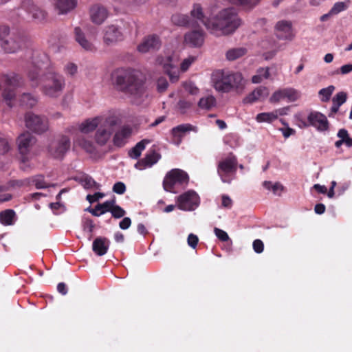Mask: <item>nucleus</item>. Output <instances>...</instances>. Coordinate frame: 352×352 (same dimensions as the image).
Returning a JSON list of instances; mask_svg holds the SVG:
<instances>
[{
  "instance_id": "11",
  "label": "nucleus",
  "mask_w": 352,
  "mask_h": 352,
  "mask_svg": "<svg viewBox=\"0 0 352 352\" xmlns=\"http://www.w3.org/2000/svg\"><path fill=\"white\" fill-rule=\"evenodd\" d=\"M199 197L192 190L186 192L177 198V207L182 210H194L199 206Z\"/></svg>"
},
{
  "instance_id": "54",
  "label": "nucleus",
  "mask_w": 352,
  "mask_h": 352,
  "mask_svg": "<svg viewBox=\"0 0 352 352\" xmlns=\"http://www.w3.org/2000/svg\"><path fill=\"white\" fill-rule=\"evenodd\" d=\"M34 183L36 188L38 189L47 188L49 186V185L44 181L43 177L41 175L35 177Z\"/></svg>"
},
{
  "instance_id": "50",
  "label": "nucleus",
  "mask_w": 352,
  "mask_h": 352,
  "mask_svg": "<svg viewBox=\"0 0 352 352\" xmlns=\"http://www.w3.org/2000/svg\"><path fill=\"white\" fill-rule=\"evenodd\" d=\"M10 146L9 141L5 138H0V155H3L9 152Z\"/></svg>"
},
{
  "instance_id": "18",
  "label": "nucleus",
  "mask_w": 352,
  "mask_h": 352,
  "mask_svg": "<svg viewBox=\"0 0 352 352\" xmlns=\"http://www.w3.org/2000/svg\"><path fill=\"white\" fill-rule=\"evenodd\" d=\"M23 6L28 13L38 23H43L46 21L47 13L42 8L35 5L32 1L28 0L24 2Z\"/></svg>"
},
{
  "instance_id": "60",
  "label": "nucleus",
  "mask_w": 352,
  "mask_h": 352,
  "mask_svg": "<svg viewBox=\"0 0 352 352\" xmlns=\"http://www.w3.org/2000/svg\"><path fill=\"white\" fill-rule=\"evenodd\" d=\"M337 135L340 140L344 142V144H346V140H348V138H349L348 131L344 129H340L338 132Z\"/></svg>"
},
{
  "instance_id": "5",
  "label": "nucleus",
  "mask_w": 352,
  "mask_h": 352,
  "mask_svg": "<svg viewBox=\"0 0 352 352\" xmlns=\"http://www.w3.org/2000/svg\"><path fill=\"white\" fill-rule=\"evenodd\" d=\"M43 69L53 70V66L48 56L40 52L33 54L30 67L27 70V77L32 87L40 85L41 72Z\"/></svg>"
},
{
  "instance_id": "16",
  "label": "nucleus",
  "mask_w": 352,
  "mask_h": 352,
  "mask_svg": "<svg viewBox=\"0 0 352 352\" xmlns=\"http://www.w3.org/2000/svg\"><path fill=\"white\" fill-rule=\"evenodd\" d=\"M161 47L160 38L156 35L146 36L138 45V50L141 53H146L157 50Z\"/></svg>"
},
{
  "instance_id": "10",
  "label": "nucleus",
  "mask_w": 352,
  "mask_h": 352,
  "mask_svg": "<svg viewBox=\"0 0 352 352\" xmlns=\"http://www.w3.org/2000/svg\"><path fill=\"white\" fill-rule=\"evenodd\" d=\"M25 126L31 131L43 133L48 130L49 124L47 119L45 117L36 115L33 113H28L25 117Z\"/></svg>"
},
{
  "instance_id": "4",
  "label": "nucleus",
  "mask_w": 352,
  "mask_h": 352,
  "mask_svg": "<svg viewBox=\"0 0 352 352\" xmlns=\"http://www.w3.org/2000/svg\"><path fill=\"white\" fill-rule=\"evenodd\" d=\"M41 92L50 98H57L62 94L65 81L64 77L54 69L44 72L40 76Z\"/></svg>"
},
{
  "instance_id": "45",
  "label": "nucleus",
  "mask_w": 352,
  "mask_h": 352,
  "mask_svg": "<svg viewBox=\"0 0 352 352\" xmlns=\"http://www.w3.org/2000/svg\"><path fill=\"white\" fill-rule=\"evenodd\" d=\"M116 204V201L114 199L107 201L102 204H99L97 205V208L100 209V214H104L107 212L111 211L112 207L113 204Z\"/></svg>"
},
{
  "instance_id": "28",
  "label": "nucleus",
  "mask_w": 352,
  "mask_h": 352,
  "mask_svg": "<svg viewBox=\"0 0 352 352\" xmlns=\"http://www.w3.org/2000/svg\"><path fill=\"white\" fill-rule=\"evenodd\" d=\"M110 241L105 237H97L93 242L92 250L98 256L104 255L109 248Z\"/></svg>"
},
{
  "instance_id": "34",
  "label": "nucleus",
  "mask_w": 352,
  "mask_h": 352,
  "mask_svg": "<svg viewBox=\"0 0 352 352\" xmlns=\"http://www.w3.org/2000/svg\"><path fill=\"white\" fill-rule=\"evenodd\" d=\"M100 124V119L99 118L87 120L80 124V130L84 133H89L98 127Z\"/></svg>"
},
{
  "instance_id": "61",
  "label": "nucleus",
  "mask_w": 352,
  "mask_h": 352,
  "mask_svg": "<svg viewBox=\"0 0 352 352\" xmlns=\"http://www.w3.org/2000/svg\"><path fill=\"white\" fill-rule=\"evenodd\" d=\"M131 225V220L129 217H124L119 223V227L122 230L128 229Z\"/></svg>"
},
{
  "instance_id": "29",
  "label": "nucleus",
  "mask_w": 352,
  "mask_h": 352,
  "mask_svg": "<svg viewBox=\"0 0 352 352\" xmlns=\"http://www.w3.org/2000/svg\"><path fill=\"white\" fill-rule=\"evenodd\" d=\"M269 95V91L265 87H259L254 89L243 100L245 103H253L256 101L264 100Z\"/></svg>"
},
{
  "instance_id": "57",
  "label": "nucleus",
  "mask_w": 352,
  "mask_h": 352,
  "mask_svg": "<svg viewBox=\"0 0 352 352\" xmlns=\"http://www.w3.org/2000/svg\"><path fill=\"white\" fill-rule=\"evenodd\" d=\"M252 245H253L254 250L256 253L260 254V253L263 252V249H264V245L261 240H260V239L254 240Z\"/></svg>"
},
{
  "instance_id": "63",
  "label": "nucleus",
  "mask_w": 352,
  "mask_h": 352,
  "mask_svg": "<svg viewBox=\"0 0 352 352\" xmlns=\"http://www.w3.org/2000/svg\"><path fill=\"white\" fill-rule=\"evenodd\" d=\"M104 197V194L101 192H96L94 195H88L87 196V200L90 203L95 202L98 201L99 199L102 198Z\"/></svg>"
},
{
  "instance_id": "59",
  "label": "nucleus",
  "mask_w": 352,
  "mask_h": 352,
  "mask_svg": "<svg viewBox=\"0 0 352 352\" xmlns=\"http://www.w3.org/2000/svg\"><path fill=\"white\" fill-rule=\"evenodd\" d=\"M221 205L224 208H230L232 207V200L231 199V198L226 195H223L221 196Z\"/></svg>"
},
{
  "instance_id": "62",
  "label": "nucleus",
  "mask_w": 352,
  "mask_h": 352,
  "mask_svg": "<svg viewBox=\"0 0 352 352\" xmlns=\"http://www.w3.org/2000/svg\"><path fill=\"white\" fill-rule=\"evenodd\" d=\"M283 190H284L283 186L278 182L274 184L272 188V190L273 193L276 195H280V194Z\"/></svg>"
},
{
  "instance_id": "47",
  "label": "nucleus",
  "mask_w": 352,
  "mask_h": 352,
  "mask_svg": "<svg viewBox=\"0 0 352 352\" xmlns=\"http://www.w3.org/2000/svg\"><path fill=\"white\" fill-rule=\"evenodd\" d=\"M347 95L345 92L338 93L332 99L333 103L341 106L346 100Z\"/></svg>"
},
{
  "instance_id": "55",
  "label": "nucleus",
  "mask_w": 352,
  "mask_h": 352,
  "mask_svg": "<svg viewBox=\"0 0 352 352\" xmlns=\"http://www.w3.org/2000/svg\"><path fill=\"white\" fill-rule=\"evenodd\" d=\"M113 191L117 194L122 195L126 191V186L122 182H116L113 186Z\"/></svg>"
},
{
  "instance_id": "64",
  "label": "nucleus",
  "mask_w": 352,
  "mask_h": 352,
  "mask_svg": "<svg viewBox=\"0 0 352 352\" xmlns=\"http://www.w3.org/2000/svg\"><path fill=\"white\" fill-rule=\"evenodd\" d=\"M94 228V224L91 219H87L83 223L84 230H88L89 232H92Z\"/></svg>"
},
{
  "instance_id": "19",
  "label": "nucleus",
  "mask_w": 352,
  "mask_h": 352,
  "mask_svg": "<svg viewBox=\"0 0 352 352\" xmlns=\"http://www.w3.org/2000/svg\"><path fill=\"white\" fill-rule=\"evenodd\" d=\"M122 39L123 34L118 27L111 25L105 28L103 40L107 45H110L115 44Z\"/></svg>"
},
{
  "instance_id": "46",
  "label": "nucleus",
  "mask_w": 352,
  "mask_h": 352,
  "mask_svg": "<svg viewBox=\"0 0 352 352\" xmlns=\"http://www.w3.org/2000/svg\"><path fill=\"white\" fill-rule=\"evenodd\" d=\"M111 213L113 217L116 219H120L123 217L126 214V211L120 206L114 204L112 207Z\"/></svg>"
},
{
  "instance_id": "58",
  "label": "nucleus",
  "mask_w": 352,
  "mask_h": 352,
  "mask_svg": "<svg viewBox=\"0 0 352 352\" xmlns=\"http://www.w3.org/2000/svg\"><path fill=\"white\" fill-rule=\"evenodd\" d=\"M168 82L166 78H160L157 82V89L160 92L164 91L168 87Z\"/></svg>"
},
{
  "instance_id": "35",
  "label": "nucleus",
  "mask_w": 352,
  "mask_h": 352,
  "mask_svg": "<svg viewBox=\"0 0 352 352\" xmlns=\"http://www.w3.org/2000/svg\"><path fill=\"white\" fill-rule=\"evenodd\" d=\"M215 105L216 98L212 95L202 97L198 102L199 107L205 110H210Z\"/></svg>"
},
{
  "instance_id": "44",
  "label": "nucleus",
  "mask_w": 352,
  "mask_h": 352,
  "mask_svg": "<svg viewBox=\"0 0 352 352\" xmlns=\"http://www.w3.org/2000/svg\"><path fill=\"white\" fill-rule=\"evenodd\" d=\"M232 3L243 6L246 8H252L258 3L259 0H228Z\"/></svg>"
},
{
  "instance_id": "9",
  "label": "nucleus",
  "mask_w": 352,
  "mask_h": 352,
  "mask_svg": "<svg viewBox=\"0 0 352 352\" xmlns=\"http://www.w3.org/2000/svg\"><path fill=\"white\" fill-rule=\"evenodd\" d=\"M188 181V175L185 171L175 168L166 173L163 181V186L165 190L170 192L175 184H186Z\"/></svg>"
},
{
  "instance_id": "32",
  "label": "nucleus",
  "mask_w": 352,
  "mask_h": 352,
  "mask_svg": "<svg viewBox=\"0 0 352 352\" xmlns=\"http://www.w3.org/2000/svg\"><path fill=\"white\" fill-rule=\"evenodd\" d=\"M173 24L179 26L194 27V22L190 21V16L186 14L177 13L171 16Z\"/></svg>"
},
{
  "instance_id": "1",
  "label": "nucleus",
  "mask_w": 352,
  "mask_h": 352,
  "mask_svg": "<svg viewBox=\"0 0 352 352\" xmlns=\"http://www.w3.org/2000/svg\"><path fill=\"white\" fill-rule=\"evenodd\" d=\"M116 88L134 99L143 97L145 94L144 80L142 74L131 68H118L112 74Z\"/></svg>"
},
{
  "instance_id": "53",
  "label": "nucleus",
  "mask_w": 352,
  "mask_h": 352,
  "mask_svg": "<svg viewBox=\"0 0 352 352\" xmlns=\"http://www.w3.org/2000/svg\"><path fill=\"white\" fill-rule=\"evenodd\" d=\"M215 235L222 241H227L229 239L228 234L223 230L215 228L214 229Z\"/></svg>"
},
{
  "instance_id": "36",
  "label": "nucleus",
  "mask_w": 352,
  "mask_h": 352,
  "mask_svg": "<svg viewBox=\"0 0 352 352\" xmlns=\"http://www.w3.org/2000/svg\"><path fill=\"white\" fill-rule=\"evenodd\" d=\"M270 76L269 67H261L257 69L256 74L252 76L253 83H261L264 79H268Z\"/></svg>"
},
{
  "instance_id": "40",
  "label": "nucleus",
  "mask_w": 352,
  "mask_h": 352,
  "mask_svg": "<svg viewBox=\"0 0 352 352\" xmlns=\"http://www.w3.org/2000/svg\"><path fill=\"white\" fill-rule=\"evenodd\" d=\"M74 144L84 148L89 153H93L95 151V147L93 143L82 137H78L74 141Z\"/></svg>"
},
{
  "instance_id": "51",
  "label": "nucleus",
  "mask_w": 352,
  "mask_h": 352,
  "mask_svg": "<svg viewBox=\"0 0 352 352\" xmlns=\"http://www.w3.org/2000/svg\"><path fill=\"white\" fill-rule=\"evenodd\" d=\"M77 65L72 63H67L64 67L65 72L69 76H74L77 73Z\"/></svg>"
},
{
  "instance_id": "24",
  "label": "nucleus",
  "mask_w": 352,
  "mask_h": 352,
  "mask_svg": "<svg viewBox=\"0 0 352 352\" xmlns=\"http://www.w3.org/2000/svg\"><path fill=\"white\" fill-rule=\"evenodd\" d=\"M161 155L155 151L148 152L144 158L139 160L135 165V167L139 170H144L150 168L156 164L160 159Z\"/></svg>"
},
{
  "instance_id": "27",
  "label": "nucleus",
  "mask_w": 352,
  "mask_h": 352,
  "mask_svg": "<svg viewBox=\"0 0 352 352\" xmlns=\"http://www.w3.org/2000/svg\"><path fill=\"white\" fill-rule=\"evenodd\" d=\"M204 39V32L200 29L189 32L184 36L185 43L193 47L201 45Z\"/></svg>"
},
{
  "instance_id": "30",
  "label": "nucleus",
  "mask_w": 352,
  "mask_h": 352,
  "mask_svg": "<svg viewBox=\"0 0 352 352\" xmlns=\"http://www.w3.org/2000/svg\"><path fill=\"white\" fill-rule=\"evenodd\" d=\"M76 6V0H56L55 9L59 14H65L74 10Z\"/></svg>"
},
{
  "instance_id": "14",
  "label": "nucleus",
  "mask_w": 352,
  "mask_h": 352,
  "mask_svg": "<svg viewBox=\"0 0 352 352\" xmlns=\"http://www.w3.org/2000/svg\"><path fill=\"white\" fill-rule=\"evenodd\" d=\"M36 142L35 137L30 133L26 132L21 134L16 140L20 154L22 155H28L36 144Z\"/></svg>"
},
{
  "instance_id": "31",
  "label": "nucleus",
  "mask_w": 352,
  "mask_h": 352,
  "mask_svg": "<svg viewBox=\"0 0 352 352\" xmlns=\"http://www.w3.org/2000/svg\"><path fill=\"white\" fill-rule=\"evenodd\" d=\"M16 220V212L12 209H7L0 212V222L4 226L13 225Z\"/></svg>"
},
{
  "instance_id": "20",
  "label": "nucleus",
  "mask_w": 352,
  "mask_h": 352,
  "mask_svg": "<svg viewBox=\"0 0 352 352\" xmlns=\"http://www.w3.org/2000/svg\"><path fill=\"white\" fill-rule=\"evenodd\" d=\"M133 131V127L129 125L121 126L116 133L113 138V142L115 146L118 147L123 146L127 140L131 138Z\"/></svg>"
},
{
  "instance_id": "41",
  "label": "nucleus",
  "mask_w": 352,
  "mask_h": 352,
  "mask_svg": "<svg viewBox=\"0 0 352 352\" xmlns=\"http://www.w3.org/2000/svg\"><path fill=\"white\" fill-rule=\"evenodd\" d=\"M21 103L28 107H32L37 103V98L29 93H24L21 96Z\"/></svg>"
},
{
  "instance_id": "49",
  "label": "nucleus",
  "mask_w": 352,
  "mask_h": 352,
  "mask_svg": "<svg viewBox=\"0 0 352 352\" xmlns=\"http://www.w3.org/2000/svg\"><path fill=\"white\" fill-rule=\"evenodd\" d=\"M192 103L193 102L191 101H188L186 100H179L177 103V107L181 113H184L188 109H189L192 107Z\"/></svg>"
},
{
  "instance_id": "43",
  "label": "nucleus",
  "mask_w": 352,
  "mask_h": 352,
  "mask_svg": "<svg viewBox=\"0 0 352 352\" xmlns=\"http://www.w3.org/2000/svg\"><path fill=\"white\" fill-rule=\"evenodd\" d=\"M334 90L335 87L333 85L320 89L318 94L321 98V100L322 102L329 101Z\"/></svg>"
},
{
  "instance_id": "17",
  "label": "nucleus",
  "mask_w": 352,
  "mask_h": 352,
  "mask_svg": "<svg viewBox=\"0 0 352 352\" xmlns=\"http://www.w3.org/2000/svg\"><path fill=\"white\" fill-rule=\"evenodd\" d=\"M108 16L109 12L107 9L100 4H94L89 9L90 19L96 25H100L104 23Z\"/></svg>"
},
{
  "instance_id": "39",
  "label": "nucleus",
  "mask_w": 352,
  "mask_h": 352,
  "mask_svg": "<svg viewBox=\"0 0 352 352\" xmlns=\"http://www.w3.org/2000/svg\"><path fill=\"white\" fill-rule=\"evenodd\" d=\"M157 61L160 64H163V63L160 60V58L157 59ZM167 62L168 63H164V67L166 69V72H167V74L169 75L170 80H172L173 82H176L178 80L179 76L175 72L172 73L169 70V68H171V69L175 68V67H177V65L172 63V58L170 56L168 57Z\"/></svg>"
},
{
  "instance_id": "56",
  "label": "nucleus",
  "mask_w": 352,
  "mask_h": 352,
  "mask_svg": "<svg viewBox=\"0 0 352 352\" xmlns=\"http://www.w3.org/2000/svg\"><path fill=\"white\" fill-rule=\"evenodd\" d=\"M187 241L188 245L195 249L197 245L199 239L197 235L191 233L188 235Z\"/></svg>"
},
{
  "instance_id": "48",
  "label": "nucleus",
  "mask_w": 352,
  "mask_h": 352,
  "mask_svg": "<svg viewBox=\"0 0 352 352\" xmlns=\"http://www.w3.org/2000/svg\"><path fill=\"white\" fill-rule=\"evenodd\" d=\"M346 9V5L344 2L336 3L330 10V14L336 15Z\"/></svg>"
},
{
  "instance_id": "13",
  "label": "nucleus",
  "mask_w": 352,
  "mask_h": 352,
  "mask_svg": "<svg viewBox=\"0 0 352 352\" xmlns=\"http://www.w3.org/2000/svg\"><path fill=\"white\" fill-rule=\"evenodd\" d=\"M300 96V92L294 88H285L276 91L270 97L271 103H277L281 100L287 99L289 102L297 100Z\"/></svg>"
},
{
  "instance_id": "3",
  "label": "nucleus",
  "mask_w": 352,
  "mask_h": 352,
  "mask_svg": "<svg viewBox=\"0 0 352 352\" xmlns=\"http://www.w3.org/2000/svg\"><path fill=\"white\" fill-rule=\"evenodd\" d=\"M211 81L215 90L223 93L239 91L245 87V80L239 72L216 70L212 74Z\"/></svg>"
},
{
  "instance_id": "22",
  "label": "nucleus",
  "mask_w": 352,
  "mask_h": 352,
  "mask_svg": "<svg viewBox=\"0 0 352 352\" xmlns=\"http://www.w3.org/2000/svg\"><path fill=\"white\" fill-rule=\"evenodd\" d=\"M3 50L7 53H14L21 47V38L14 34L5 37L1 43Z\"/></svg>"
},
{
  "instance_id": "52",
  "label": "nucleus",
  "mask_w": 352,
  "mask_h": 352,
  "mask_svg": "<svg viewBox=\"0 0 352 352\" xmlns=\"http://www.w3.org/2000/svg\"><path fill=\"white\" fill-rule=\"evenodd\" d=\"M195 58L194 56H189L185 58L181 63V70L182 72H186L191 65V64L195 61Z\"/></svg>"
},
{
  "instance_id": "6",
  "label": "nucleus",
  "mask_w": 352,
  "mask_h": 352,
  "mask_svg": "<svg viewBox=\"0 0 352 352\" xmlns=\"http://www.w3.org/2000/svg\"><path fill=\"white\" fill-rule=\"evenodd\" d=\"M1 87L3 89L2 96L9 107L12 106V101L15 98V89L23 85V80L18 74H11L2 77Z\"/></svg>"
},
{
  "instance_id": "38",
  "label": "nucleus",
  "mask_w": 352,
  "mask_h": 352,
  "mask_svg": "<svg viewBox=\"0 0 352 352\" xmlns=\"http://www.w3.org/2000/svg\"><path fill=\"white\" fill-rule=\"evenodd\" d=\"M247 53L245 47H236L229 50L226 52V58L229 60H234L243 56Z\"/></svg>"
},
{
  "instance_id": "23",
  "label": "nucleus",
  "mask_w": 352,
  "mask_h": 352,
  "mask_svg": "<svg viewBox=\"0 0 352 352\" xmlns=\"http://www.w3.org/2000/svg\"><path fill=\"white\" fill-rule=\"evenodd\" d=\"M275 28L278 37L289 40L293 38L292 23L291 21H280L276 23Z\"/></svg>"
},
{
  "instance_id": "7",
  "label": "nucleus",
  "mask_w": 352,
  "mask_h": 352,
  "mask_svg": "<svg viewBox=\"0 0 352 352\" xmlns=\"http://www.w3.org/2000/svg\"><path fill=\"white\" fill-rule=\"evenodd\" d=\"M116 124V120L113 118H109L102 122L95 133L94 140L96 143L99 146L105 145L114 132Z\"/></svg>"
},
{
  "instance_id": "26",
  "label": "nucleus",
  "mask_w": 352,
  "mask_h": 352,
  "mask_svg": "<svg viewBox=\"0 0 352 352\" xmlns=\"http://www.w3.org/2000/svg\"><path fill=\"white\" fill-rule=\"evenodd\" d=\"M194 129L195 127L189 124H180L176 127L173 128L171 130L173 142L176 145L180 144L184 135L187 132Z\"/></svg>"
},
{
  "instance_id": "2",
  "label": "nucleus",
  "mask_w": 352,
  "mask_h": 352,
  "mask_svg": "<svg viewBox=\"0 0 352 352\" xmlns=\"http://www.w3.org/2000/svg\"><path fill=\"white\" fill-rule=\"evenodd\" d=\"M241 25V21L236 10L226 8L219 10L210 18L206 28L216 35H228L232 34Z\"/></svg>"
},
{
  "instance_id": "37",
  "label": "nucleus",
  "mask_w": 352,
  "mask_h": 352,
  "mask_svg": "<svg viewBox=\"0 0 352 352\" xmlns=\"http://www.w3.org/2000/svg\"><path fill=\"white\" fill-rule=\"evenodd\" d=\"M150 143V140L144 139L136 144V145L130 151V157L137 159L142 153V151L144 150L146 144Z\"/></svg>"
},
{
  "instance_id": "25",
  "label": "nucleus",
  "mask_w": 352,
  "mask_h": 352,
  "mask_svg": "<svg viewBox=\"0 0 352 352\" xmlns=\"http://www.w3.org/2000/svg\"><path fill=\"white\" fill-rule=\"evenodd\" d=\"M75 40L85 51L94 52L96 50L94 45L87 38L82 30L79 27L74 28Z\"/></svg>"
},
{
  "instance_id": "8",
  "label": "nucleus",
  "mask_w": 352,
  "mask_h": 352,
  "mask_svg": "<svg viewBox=\"0 0 352 352\" xmlns=\"http://www.w3.org/2000/svg\"><path fill=\"white\" fill-rule=\"evenodd\" d=\"M70 139L66 135H60L50 142L47 151L52 157L62 159L70 148Z\"/></svg>"
},
{
  "instance_id": "33",
  "label": "nucleus",
  "mask_w": 352,
  "mask_h": 352,
  "mask_svg": "<svg viewBox=\"0 0 352 352\" xmlns=\"http://www.w3.org/2000/svg\"><path fill=\"white\" fill-rule=\"evenodd\" d=\"M74 179L87 189H98L100 188V185L97 184L94 179L88 175H82L81 176L76 177H74Z\"/></svg>"
},
{
  "instance_id": "21",
  "label": "nucleus",
  "mask_w": 352,
  "mask_h": 352,
  "mask_svg": "<svg viewBox=\"0 0 352 352\" xmlns=\"http://www.w3.org/2000/svg\"><path fill=\"white\" fill-rule=\"evenodd\" d=\"M190 19L191 21L194 22V27L201 23L206 28V24L210 21V19H208L204 13L203 7L198 3L192 5Z\"/></svg>"
},
{
  "instance_id": "42",
  "label": "nucleus",
  "mask_w": 352,
  "mask_h": 352,
  "mask_svg": "<svg viewBox=\"0 0 352 352\" xmlns=\"http://www.w3.org/2000/svg\"><path fill=\"white\" fill-rule=\"evenodd\" d=\"M276 120V115L274 111L265 112L258 113L256 117V120L258 122H268L271 123Z\"/></svg>"
},
{
  "instance_id": "15",
  "label": "nucleus",
  "mask_w": 352,
  "mask_h": 352,
  "mask_svg": "<svg viewBox=\"0 0 352 352\" xmlns=\"http://www.w3.org/2000/svg\"><path fill=\"white\" fill-rule=\"evenodd\" d=\"M309 124L302 122L304 126L311 125L319 131H326L328 129L329 122L327 117L321 113L314 111L308 116Z\"/></svg>"
},
{
  "instance_id": "12",
  "label": "nucleus",
  "mask_w": 352,
  "mask_h": 352,
  "mask_svg": "<svg viewBox=\"0 0 352 352\" xmlns=\"http://www.w3.org/2000/svg\"><path fill=\"white\" fill-rule=\"evenodd\" d=\"M237 160L235 156H230L221 160L217 166V173L223 182H227L226 177L236 170Z\"/></svg>"
}]
</instances>
